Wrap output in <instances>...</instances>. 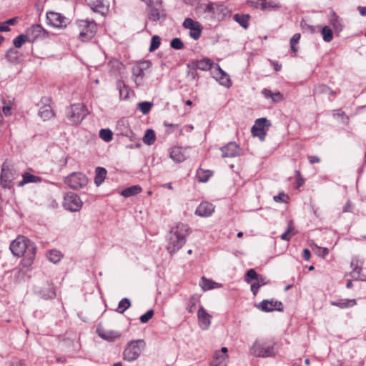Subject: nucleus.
I'll return each instance as SVG.
<instances>
[{"label": "nucleus", "mask_w": 366, "mask_h": 366, "mask_svg": "<svg viewBox=\"0 0 366 366\" xmlns=\"http://www.w3.org/2000/svg\"><path fill=\"white\" fill-rule=\"evenodd\" d=\"M190 229L187 224L178 223L172 228L167 249L169 253L174 254L180 249L186 242V237L189 235Z\"/></svg>", "instance_id": "1"}, {"label": "nucleus", "mask_w": 366, "mask_h": 366, "mask_svg": "<svg viewBox=\"0 0 366 366\" xmlns=\"http://www.w3.org/2000/svg\"><path fill=\"white\" fill-rule=\"evenodd\" d=\"M76 25L79 30V39L83 42L90 41L97 33V25L94 20H78Z\"/></svg>", "instance_id": "2"}, {"label": "nucleus", "mask_w": 366, "mask_h": 366, "mask_svg": "<svg viewBox=\"0 0 366 366\" xmlns=\"http://www.w3.org/2000/svg\"><path fill=\"white\" fill-rule=\"evenodd\" d=\"M146 345L143 340H132L127 343L124 348L123 356L125 360L133 362L136 360L141 355L142 350Z\"/></svg>", "instance_id": "3"}, {"label": "nucleus", "mask_w": 366, "mask_h": 366, "mask_svg": "<svg viewBox=\"0 0 366 366\" xmlns=\"http://www.w3.org/2000/svg\"><path fill=\"white\" fill-rule=\"evenodd\" d=\"M148 6V19L152 21H164L167 18V14L162 6V0H149Z\"/></svg>", "instance_id": "4"}, {"label": "nucleus", "mask_w": 366, "mask_h": 366, "mask_svg": "<svg viewBox=\"0 0 366 366\" xmlns=\"http://www.w3.org/2000/svg\"><path fill=\"white\" fill-rule=\"evenodd\" d=\"M87 110L82 104H74L67 107L66 115L72 124H79L86 116Z\"/></svg>", "instance_id": "5"}, {"label": "nucleus", "mask_w": 366, "mask_h": 366, "mask_svg": "<svg viewBox=\"0 0 366 366\" xmlns=\"http://www.w3.org/2000/svg\"><path fill=\"white\" fill-rule=\"evenodd\" d=\"M36 247L34 243L24 236H19L10 244V249L15 256L24 255L29 251L30 246Z\"/></svg>", "instance_id": "6"}, {"label": "nucleus", "mask_w": 366, "mask_h": 366, "mask_svg": "<svg viewBox=\"0 0 366 366\" xmlns=\"http://www.w3.org/2000/svg\"><path fill=\"white\" fill-rule=\"evenodd\" d=\"M19 177V174L16 169L4 164L1 169L0 184L4 188L12 189L14 185V180Z\"/></svg>", "instance_id": "7"}, {"label": "nucleus", "mask_w": 366, "mask_h": 366, "mask_svg": "<svg viewBox=\"0 0 366 366\" xmlns=\"http://www.w3.org/2000/svg\"><path fill=\"white\" fill-rule=\"evenodd\" d=\"M64 183L73 189L84 188L88 184V178L81 172H73L64 179Z\"/></svg>", "instance_id": "8"}, {"label": "nucleus", "mask_w": 366, "mask_h": 366, "mask_svg": "<svg viewBox=\"0 0 366 366\" xmlns=\"http://www.w3.org/2000/svg\"><path fill=\"white\" fill-rule=\"evenodd\" d=\"M63 207L66 210L78 212L82 207V202L76 194L68 192L64 195Z\"/></svg>", "instance_id": "9"}, {"label": "nucleus", "mask_w": 366, "mask_h": 366, "mask_svg": "<svg viewBox=\"0 0 366 366\" xmlns=\"http://www.w3.org/2000/svg\"><path fill=\"white\" fill-rule=\"evenodd\" d=\"M249 352L254 357H267L274 355L273 345H261L258 340H256L249 348Z\"/></svg>", "instance_id": "10"}, {"label": "nucleus", "mask_w": 366, "mask_h": 366, "mask_svg": "<svg viewBox=\"0 0 366 366\" xmlns=\"http://www.w3.org/2000/svg\"><path fill=\"white\" fill-rule=\"evenodd\" d=\"M266 126H270V123L266 118L257 119L251 129L252 135L258 137L261 141H264L267 134L264 129Z\"/></svg>", "instance_id": "11"}, {"label": "nucleus", "mask_w": 366, "mask_h": 366, "mask_svg": "<svg viewBox=\"0 0 366 366\" xmlns=\"http://www.w3.org/2000/svg\"><path fill=\"white\" fill-rule=\"evenodd\" d=\"M48 24L55 28H64L67 24V19L59 13L48 11L46 13Z\"/></svg>", "instance_id": "12"}, {"label": "nucleus", "mask_w": 366, "mask_h": 366, "mask_svg": "<svg viewBox=\"0 0 366 366\" xmlns=\"http://www.w3.org/2000/svg\"><path fill=\"white\" fill-rule=\"evenodd\" d=\"M257 307L263 312H272L277 310L282 312L283 310V305L281 302L277 300H267L262 301Z\"/></svg>", "instance_id": "13"}, {"label": "nucleus", "mask_w": 366, "mask_h": 366, "mask_svg": "<svg viewBox=\"0 0 366 366\" xmlns=\"http://www.w3.org/2000/svg\"><path fill=\"white\" fill-rule=\"evenodd\" d=\"M222 151V157H234L240 155L241 149L239 146L234 142H231L227 145L220 148Z\"/></svg>", "instance_id": "14"}, {"label": "nucleus", "mask_w": 366, "mask_h": 366, "mask_svg": "<svg viewBox=\"0 0 366 366\" xmlns=\"http://www.w3.org/2000/svg\"><path fill=\"white\" fill-rule=\"evenodd\" d=\"M351 267H352V270L350 273V275L353 280L366 281V275L362 273V267L359 265V260L357 257L352 258Z\"/></svg>", "instance_id": "15"}, {"label": "nucleus", "mask_w": 366, "mask_h": 366, "mask_svg": "<svg viewBox=\"0 0 366 366\" xmlns=\"http://www.w3.org/2000/svg\"><path fill=\"white\" fill-rule=\"evenodd\" d=\"M214 211V206L208 202H202L196 209L195 214L199 217H209Z\"/></svg>", "instance_id": "16"}, {"label": "nucleus", "mask_w": 366, "mask_h": 366, "mask_svg": "<svg viewBox=\"0 0 366 366\" xmlns=\"http://www.w3.org/2000/svg\"><path fill=\"white\" fill-rule=\"evenodd\" d=\"M85 1L94 12L104 15L107 11V7L102 0H85Z\"/></svg>", "instance_id": "17"}, {"label": "nucleus", "mask_w": 366, "mask_h": 366, "mask_svg": "<svg viewBox=\"0 0 366 366\" xmlns=\"http://www.w3.org/2000/svg\"><path fill=\"white\" fill-rule=\"evenodd\" d=\"M97 333L101 338L107 341H114L120 337L119 333L113 330H107L99 327L97 329Z\"/></svg>", "instance_id": "18"}, {"label": "nucleus", "mask_w": 366, "mask_h": 366, "mask_svg": "<svg viewBox=\"0 0 366 366\" xmlns=\"http://www.w3.org/2000/svg\"><path fill=\"white\" fill-rule=\"evenodd\" d=\"M36 250V247L31 245L30 247H29L27 253L22 255L24 257L21 260V265L23 267H29L32 264L35 258Z\"/></svg>", "instance_id": "19"}, {"label": "nucleus", "mask_w": 366, "mask_h": 366, "mask_svg": "<svg viewBox=\"0 0 366 366\" xmlns=\"http://www.w3.org/2000/svg\"><path fill=\"white\" fill-rule=\"evenodd\" d=\"M44 31L43 27L39 24L32 25L26 31V36L29 41H34L36 38L41 35V33Z\"/></svg>", "instance_id": "20"}, {"label": "nucleus", "mask_w": 366, "mask_h": 366, "mask_svg": "<svg viewBox=\"0 0 366 366\" xmlns=\"http://www.w3.org/2000/svg\"><path fill=\"white\" fill-rule=\"evenodd\" d=\"M216 78L221 85L226 87H229L231 86V79L229 76L226 72H224L219 65H217Z\"/></svg>", "instance_id": "21"}, {"label": "nucleus", "mask_w": 366, "mask_h": 366, "mask_svg": "<svg viewBox=\"0 0 366 366\" xmlns=\"http://www.w3.org/2000/svg\"><path fill=\"white\" fill-rule=\"evenodd\" d=\"M197 317L199 322L204 325L205 329H207L211 324L212 316L206 312L202 306L199 308Z\"/></svg>", "instance_id": "22"}, {"label": "nucleus", "mask_w": 366, "mask_h": 366, "mask_svg": "<svg viewBox=\"0 0 366 366\" xmlns=\"http://www.w3.org/2000/svg\"><path fill=\"white\" fill-rule=\"evenodd\" d=\"M41 178L34 174L25 172L22 174V180L17 183L18 187H23L29 183H39L41 182Z\"/></svg>", "instance_id": "23"}, {"label": "nucleus", "mask_w": 366, "mask_h": 366, "mask_svg": "<svg viewBox=\"0 0 366 366\" xmlns=\"http://www.w3.org/2000/svg\"><path fill=\"white\" fill-rule=\"evenodd\" d=\"M41 297L44 300L53 299L56 297L54 288L51 283H48L39 291Z\"/></svg>", "instance_id": "24"}, {"label": "nucleus", "mask_w": 366, "mask_h": 366, "mask_svg": "<svg viewBox=\"0 0 366 366\" xmlns=\"http://www.w3.org/2000/svg\"><path fill=\"white\" fill-rule=\"evenodd\" d=\"M357 304L355 299H341L335 301H332L331 305L338 307L341 309L351 307Z\"/></svg>", "instance_id": "25"}, {"label": "nucleus", "mask_w": 366, "mask_h": 366, "mask_svg": "<svg viewBox=\"0 0 366 366\" xmlns=\"http://www.w3.org/2000/svg\"><path fill=\"white\" fill-rule=\"evenodd\" d=\"M192 64L197 69L207 71L211 69L213 61L209 59H203L198 61H192Z\"/></svg>", "instance_id": "26"}, {"label": "nucleus", "mask_w": 366, "mask_h": 366, "mask_svg": "<svg viewBox=\"0 0 366 366\" xmlns=\"http://www.w3.org/2000/svg\"><path fill=\"white\" fill-rule=\"evenodd\" d=\"M169 156L176 162H182L186 159V157L181 147L172 148Z\"/></svg>", "instance_id": "27"}, {"label": "nucleus", "mask_w": 366, "mask_h": 366, "mask_svg": "<svg viewBox=\"0 0 366 366\" xmlns=\"http://www.w3.org/2000/svg\"><path fill=\"white\" fill-rule=\"evenodd\" d=\"M107 169L104 167H98L95 170L94 183L99 186L103 183L107 177Z\"/></svg>", "instance_id": "28"}, {"label": "nucleus", "mask_w": 366, "mask_h": 366, "mask_svg": "<svg viewBox=\"0 0 366 366\" xmlns=\"http://www.w3.org/2000/svg\"><path fill=\"white\" fill-rule=\"evenodd\" d=\"M262 94L265 98L272 99V101L274 103L281 102L283 99V95L279 92L273 93L268 89H263Z\"/></svg>", "instance_id": "29"}, {"label": "nucleus", "mask_w": 366, "mask_h": 366, "mask_svg": "<svg viewBox=\"0 0 366 366\" xmlns=\"http://www.w3.org/2000/svg\"><path fill=\"white\" fill-rule=\"evenodd\" d=\"M54 115V112L49 104H45L40 107L39 110V116L43 119V120H47L50 118L53 117Z\"/></svg>", "instance_id": "30"}, {"label": "nucleus", "mask_w": 366, "mask_h": 366, "mask_svg": "<svg viewBox=\"0 0 366 366\" xmlns=\"http://www.w3.org/2000/svg\"><path fill=\"white\" fill-rule=\"evenodd\" d=\"M116 85H117V89L119 90V97L122 99H127L129 97V87L122 80H117Z\"/></svg>", "instance_id": "31"}, {"label": "nucleus", "mask_w": 366, "mask_h": 366, "mask_svg": "<svg viewBox=\"0 0 366 366\" xmlns=\"http://www.w3.org/2000/svg\"><path fill=\"white\" fill-rule=\"evenodd\" d=\"M227 355L220 354L219 352H215L214 360L211 362V366H226V360Z\"/></svg>", "instance_id": "32"}, {"label": "nucleus", "mask_w": 366, "mask_h": 366, "mask_svg": "<svg viewBox=\"0 0 366 366\" xmlns=\"http://www.w3.org/2000/svg\"><path fill=\"white\" fill-rule=\"evenodd\" d=\"M200 286L203 290L206 291V290L220 287L221 285L203 277L202 278V282L200 283Z\"/></svg>", "instance_id": "33"}, {"label": "nucleus", "mask_w": 366, "mask_h": 366, "mask_svg": "<svg viewBox=\"0 0 366 366\" xmlns=\"http://www.w3.org/2000/svg\"><path fill=\"white\" fill-rule=\"evenodd\" d=\"M142 192V187L139 185H133L127 187L121 192V194L124 197H129L136 195Z\"/></svg>", "instance_id": "34"}, {"label": "nucleus", "mask_w": 366, "mask_h": 366, "mask_svg": "<svg viewBox=\"0 0 366 366\" xmlns=\"http://www.w3.org/2000/svg\"><path fill=\"white\" fill-rule=\"evenodd\" d=\"M132 75L136 84L137 86L141 85L144 75L143 69L139 67L133 68Z\"/></svg>", "instance_id": "35"}, {"label": "nucleus", "mask_w": 366, "mask_h": 366, "mask_svg": "<svg viewBox=\"0 0 366 366\" xmlns=\"http://www.w3.org/2000/svg\"><path fill=\"white\" fill-rule=\"evenodd\" d=\"M233 19L238 22L244 29L249 26V16L248 14H234Z\"/></svg>", "instance_id": "36"}, {"label": "nucleus", "mask_w": 366, "mask_h": 366, "mask_svg": "<svg viewBox=\"0 0 366 366\" xmlns=\"http://www.w3.org/2000/svg\"><path fill=\"white\" fill-rule=\"evenodd\" d=\"M156 140L155 132L152 129H147L144 134L143 137V142L144 144L147 145H152L154 143Z\"/></svg>", "instance_id": "37"}, {"label": "nucleus", "mask_w": 366, "mask_h": 366, "mask_svg": "<svg viewBox=\"0 0 366 366\" xmlns=\"http://www.w3.org/2000/svg\"><path fill=\"white\" fill-rule=\"evenodd\" d=\"M314 94H328V95H333L335 93L333 92V91H332V89L329 86H327L325 84H320V85H317L315 87Z\"/></svg>", "instance_id": "38"}, {"label": "nucleus", "mask_w": 366, "mask_h": 366, "mask_svg": "<svg viewBox=\"0 0 366 366\" xmlns=\"http://www.w3.org/2000/svg\"><path fill=\"white\" fill-rule=\"evenodd\" d=\"M295 234V227L292 225V221H290L288 224L286 231L281 235V239L282 240L289 241Z\"/></svg>", "instance_id": "39"}, {"label": "nucleus", "mask_w": 366, "mask_h": 366, "mask_svg": "<svg viewBox=\"0 0 366 366\" xmlns=\"http://www.w3.org/2000/svg\"><path fill=\"white\" fill-rule=\"evenodd\" d=\"M47 258L50 262L53 263H57L60 261L61 258V254L58 250L51 249L48 252Z\"/></svg>", "instance_id": "40"}, {"label": "nucleus", "mask_w": 366, "mask_h": 366, "mask_svg": "<svg viewBox=\"0 0 366 366\" xmlns=\"http://www.w3.org/2000/svg\"><path fill=\"white\" fill-rule=\"evenodd\" d=\"M256 7L259 8L262 10H265L278 8L279 6L273 5L272 3L269 0H259L257 2Z\"/></svg>", "instance_id": "41"}, {"label": "nucleus", "mask_w": 366, "mask_h": 366, "mask_svg": "<svg viewBox=\"0 0 366 366\" xmlns=\"http://www.w3.org/2000/svg\"><path fill=\"white\" fill-rule=\"evenodd\" d=\"M321 33L323 36V39L326 42H330L333 39V34L332 29L327 26H325L322 27L321 30Z\"/></svg>", "instance_id": "42"}, {"label": "nucleus", "mask_w": 366, "mask_h": 366, "mask_svg": "<svg viewBox=\"0 0 366 366\" xmlns=\"http://www.w3.org/2000/svg\"><path fill=\"white\" fill-rule=\"evenodd\" d=\"M198 302H199V298L197 296H195V295L192 296L189 299V301L187 302V310L189 313H193L196 309V306H197V304L198 303Z\"/></svg>", "instance_id": "43"}, {"label": "nucleus", "mask_w": 366, "mask_h": 366, "mask_svg": "<svg viewBox=\"0 0 366 366\" xmlns=\"http://www.w3.org/2000/svg\"><path fill=\"white\" fill-rule=\"evenodd\" d=\"M330 24L332 25L336 31H341L342 29V24H341L339 17L334 13L330 19Z\"/></svg>", "instance_id": "44"}, {"label": "nucleus", "mask_w": 366, "mask_h": 366, "mask_svg": "<svg viewBox=\"0 0 366 366\" xmlns=\"http://www.w3.org/2000/svg\"><path fill=\"white\" fill-rule=\"evenodd\" d=\"M113 133L109 129H102L99 131V137L105 141L109 142L112 139Z\"/></svg>", "instance_id": "45"}, {"label": "nucleus", "mask_w": 366, "mask_h": 366, "mask_svg": "<svg viewBox=\"0 0 366 366\" xmlns=\"http://www.w3.org/2000/svg\"><path fill=\"white\" fill-rule=\"evenodd\" d=\"M131 305L130 300L128 298H123L118 305L117 311L119 313H124Z\"/></svg>", "instance_id": "46"}, {"label": "nucleus", "mask_w": 366, "mask_h": 366, "mask_svg": "<svg viewBox=\"0 0 366 366\" xmlns=\"http://www.w3.org/2000/svg\"><path fill=\"white\" fill-rule=\"evenodd\" d=\"M153 107V104L149 102H142L138 104V109H139L143 114H147L149 112L152 107Z\"/></svg>", "instance_id": "47"}, {"label": "nucleus", "mask_w": 366, "mask_h": 366, "mask_svg": "<svg viewBox=\"0 0 366 366\" xmlns=\"http://www.w3.org/2000/svg\"><path fill=\"white\" fill-rule=\"evenodd\" d=\"M300 37H301L300 34L296 33L290 39V47H291V50L294 53H297L298 51V48L296 46V44H297L299 43Z\"/></svg>", "instance_id": "48"}, {"label": "nucleus", "mask_w": 366, "mask_h": 366, "mask_svg": "<svg viewBox=\"0 0 366 366\" xmlns=\"http://www.w3.org/2000/svg\"><path fill=\"white\" fill-rule=\"evenodd\" d=\"M6 58L9 62L15 63L18 59V51L14 48H10L6 54Z\"/></svg>", "instance_id": "49"}, {"label": "nucleus", "mask_w": 366, "mask_h": 366, "mask_svg": "<svg viewBox=\"0 0 366 366\" xmlns=\"http://www.w3.org/2000/svg\"><path fill=\"white\" fill-rule=\"evenodd\" d=\"M161 44V39L159 36L154 35L152 37L151 44L149 46V51L152 52L157 50Z\"/></svg>", "instance_id": "50"}, {"label": "nucleus", "mask_w": 366, "mask_h": 366, "mask_svg": "<svg viewBox=\"0 0 366 366\" xmlns=\"http://www.w3.org/2000/svg\"><path fill=\"white\" fill-rule=\"evenodd\" d=\"M258 278V274L254 269H249L247 271L244 280L247 283H251L252 280H256Z\"/></svg>", "instance_id": "51"}, {"label": "nucleus", "mask_w": 366, "mask_h": 366, "mask_svg": "<svg viewBox=\"0 0 366 366\" xmlns=\"http://www.w3.org/2000/svg\"><path fill=\"white\" fill-rule=\"evenodd\" d=\"M187 67L189 69L187 71V77L191 80H197L198 79V73L197 71V69L194 67L192 63L187 64Z\"/></svg>", "instance_id": "52"}, {"label": "nucleus", "mask_w": 366, "mask_h": 366, "mask_svg": "<svg viewBox=\"0 0 366 366\" xmlns=\"http://www.w3.org/2000/svg\"><path fill=\"white\" fill-rule=\"evenodd\" d=\"M28 40H29V39H28L26 34V35L20 34L14 39L13 43L16 48H20V47H21L23 44L25 43Z\"/></svg>", "instance_id": "53"}, {"label": "nucleus", "mask_w": 366, "mask_h": 366, "mask_svg": "<svg viewBox=\"0 0 366 366\" xmlns=\"http://www.w3.org/2000/svg\"><path fill=\"white\" fill-rule=\"evenodd\" d=\"M211 175H212L211 173H209V172L204 171L202 169L198 170V172L197 173V177L199 182H207Z\"/></svg>", "instance_id": "54"}, {"label": "nucleus", "mask_w": 366, "mask_h": 366, "mask_svg": "<svg viewBox=\"0 0 366 366\" xmlns=\"http://www.w3.org/2000/svg\"><path fill=\"white\" fill-rule=\"evenodd\" d=\"M222 5H219L214 3H209L208 4H207L204 11L206 12L214 14L216 12L222 9Z\"/></svg>", "instance_id": "55"}, {"label": "nucleus", "mask_w": 366, "mask_h": 366, "mask_svg": "<svg viewBox=\"0 0 366 366\" xmlns=\"http://www.w3.org/2000/svg\"><path fill=\"white\" fill-rule=\"evenodd\" d=\"M202 29L201 24H199V26H194L190 29L189 36L194 40L199 39L201 36Z\"/></svg>", "instance_id": "56"}, {"label": "nucleus", "mask_w": 366, "mask_h": 366, "mask_svg": "<svg viewBox=\"0 0 366 366\" xmlns=\"http://www.w3.org/2000/svg\"><path fill=\"white\" fill-rule=\"evenodd\" d=\"M170 46L172 48L177 50L182 49L184 47L183 41L179 38L173 39L170 42Z\"/></svg>", "instance_id": "57"}, {"label": "nucleus", "mask_w": 366, "mask_h": 366, "mask_svg": "<svg viewBox=\"0 0 366 366\" xmlns=\"http://www.w3.org/2000/svg\"><path fill=\"white\" fill-rule=\"evenodd\" d=\"M199 22L194 21L191 18H186L183 22V26L185 29H193L194 26H199Z\"/></svg>", "instance_id": "58"}, {"label": "nucleus", "mask_w": 366, "mask_h": 366, "mask_svg": "<svg viewBox=\"0 0 366 366\" xmlns=\"http://www.w3.org/2000/svg\"><path fill=\"white\" fill-rule=\"evenodd\" d=\"M154 315L153 310H148L145 314L140 316V322L142 323H147Z\"/></svg>", "instance_id": "59"}, {"label": "nucleus", "mask_w": 366, "mask_h": 366, "mask_svg": "<svg viewBox=\"0 0 366 366\" xmlns=\"http://www.w3.org/2000/svg\"><path fill=\"white\" fill-rule=\"evenodd\" d=\"M287 198H288V197L285 194L280 193L278 195L274 197V200L276 202H285V199H287Z\"/></svg>", "instance_id": "60"}, {"label": "nucleus", "mask_w": 366, "mask_h": 366, "mask_svg": "<svg viewBox=\"0 0 366 366\" xmlns=\"http://www.w3.org/2000/svg\"><path fill=\"white\" fill-rule=\"evenodd\" d=\"M256 280H257V282H258V284H259L261 287L267 285L269 282L266 277H264L262 275H259V274H258V278Z\"/></svg>", "instance_id": "61"}, {"label": "nucleus", "mask_w": 366, "mask_h": 366, "mask_svg": "<svg viewBox=\"0 0 366 366\" xmlns=\"http://www.w3.org/2000/svg\"><path fill=\"white\" fill-rule=\"evenodd\" d=\"M260 285L258 282H255L251 285V291L253 295L255 296L258 292L259 288L260 287Z\"/></svg>", "instance_id": "62"}, {"label": "nucleus", "mask_w": 366, "mask_h": 366, "mask_svg": "<svg viewBox=\"0 0 366 366\" xmlns=\"http://www.w3.org/2000/svg\"><path fill=\"white\" fill-rule=\"evenodd\" d=\"M307 158L310 163L312 164L320 162V159L317 156H308Z\"/></svg>", "instance_id": "63"}, {"label": "nucleus", "mask_w": 366, "mask_h": 366, "mask_svg": "<svg viewBox=\"0 0 366 366\" xmlns=\"http://www.w3.org/2000/svg\"><path fill=\"white\" fill-rule=\"evenodd\" d=\"M11 107L9 105H4L2 107V112H4V115L8 117L11 115Z\"/></svg>", "instance_id": "64"}]
</instances>
